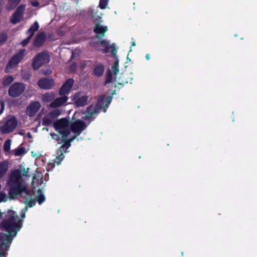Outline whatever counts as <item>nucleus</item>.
<instances>
[{"instance_id":"60","label":"nucleus","mask_w":257,"mask_h":257,"mask_svg":"<svg viewBox=\"0 0 257 257\" xmlns=\"http://www.w3.org/2000/svg\"><path fill=\"white\" fill-rule=\"evenodd\" d=\"M21 0H17V5L20 3Z\"/></svg>"},{"instance_id":"5","label":"nucleus","mask_w":257,"mask_h":257,"mask_svg":"<svg viewBox=\"0 0 257 257\" xmlns=\"http://www.w3.org/2000/svg\"><path fill=\"white\" fill-rule=\"evenodd\" d=\"M28 179H19L17 175V199H20L32 193L29 189V183L27 181Z\"/></svg>"},{"instance_id":"52","label":"nucleus","mask_w":257,"mask_h":257,"mask_svg":"<svg viewBox=\"0 0 257 257\" xmlns=\"http://www.w3.org/2000/svg\"><path fill=\"white\" fill-rule=\"evenodd\" d=\"M70 70L71 71H74L76 69V65H72L70 66Z\"/></svg>"},{"instance_id":"8","label":"nucleus","mask_w":257,"mask_h":257,"mask_svg":"<svg viewBox=\"0 0 257 257\" xmlns=\"http://www.w3.org/2000/svg\"><path fill=\"white\" fill-rule=\"evenodd\" d=\"M61 114L59 109H55L48 112L43 118L42 124L44 126H50L53 122L54 120L56 119Z\"/></svg>"},{"instance_id":"36","label":"nucleus","mask_w":257,"mask_h":257,"mask_svg":"<svg viewBox=\"0 0 257 257\" xmlns=\"http://www.w3.org/2000/svg\"><path fill=\"white\" fill-rule=\"evenodd\" d=\"M8 38L6 32L0 33V45H3L7 41Z\"/></svg>"},{"instance_id":"54","label":"nucleus","mask_w":257,"mask_h":257,"mask_svg":"<svg viewBox=\"0 0 257 257\" xmlns=\"http://www.w3.org/2000/svg\"><path fill=\"white\" fill-rule=\"evenodd\" d=\"M146 58L147 60H149L150 59V56L149 54H147L146 55Z\"/></svg>"},{"instance_id":"11","label":"nucleus","mask_w":257,"mask_h":257,"mask_svg":"<svg viewBox=\"0 0 257 257\" xmlns=\"http://www.w3.org/2000/svg\"><path fill=\"white\" fill-rule=\"evenodd\" d=\"M8 184L12 187L10 191V195L13 199H15L16 197V169L12 171Z\"/></svg>"},{"instance_id":"55","label":"nucleus","mask_w":257,"mask_h":257,"mask_svg":"<svg viewBox=\"0 0 257 257\" xmlns=\"http://www.w3.org/2000/svg\"><path fill=\"white\" fill-rule=\"evenodd\" d=\"M136 46V43H135V42H132V46H131V47H132V46ZM131 48H132V47H131ZM132 51V50H131V49H130V51Z\"/></svg>"},{"instance_id":"37","label":"nucleus","mask_w":257,"mask_h":257,"mask_svg":"<svg viewBox=\"0 0 257 257\" xmlns=\"http://www.w3.org/2000/svg\"><path fill=\"white\" fill-rule=\"evenodd\" d=\"M68 137H63L62 136L61 140L63 143V145L66 147L67 149H68L71 145V142H70L68 139Z\"/></svg>"},{"instance_id":"49","label":"nucleus","mask_w":257,"mask_h":257,"mask_svg":"<svg viewBox=\"0 0 257 257\" xmlns=\"http://www.w3.org/2000/svg\"><path fill=\"white\" fill-rule=\"evenodd\" d=\"M6 197V194L3 193H0V202H2L4 200Z\"/></svg>"},{"instance_id":"18","label":"nucleus","mask_w":257,"mask_h":257,"mask_svg":"<svg viewBox=\"0 0 257 257\" xmlns=\"http://www.w3.org/2000/svg\"><path fill=\"white\" fill-rule=\"evenodd\" d=\"M108 31L107 26L101 25L99 22L95 24L93 32L96 34V38L100 39L105 35V33Z\"/></svg>"},{"instance_id":"19","label":"nucleus","mask_w":257,"mask_h":257,"mask_svg":"<svg viewBox=\"0 0 257 257\" xmlns=\"http://www.w3.org/2000/svg\"><path fill=\"white\" fill-rule=\"evenodd\" d=\"M68 97L65 95H62L61 97H58L53 100L50 104V107L52 108H56L64 105L68 100Z\"/></svg>"},{"instance_id":"4","label":"nucleus","mask_w":257,"mask_h":257,"mask_svg":"<svg viewBox=\"0 0 257 257\" xmlns=\"http://www.w3.org/2000/svg\"><path fill=\"white\" fill-rule=\"evenodd\" d=\"M50 61V56L46 51H43L36 55L33 58L32 67L37 70L42 65L48 63Z\"/></svg>"},{"instance_id":"50","label":"nucleus","mask_w":257,"mask_h":257,"mask_svg":"<svg viewBox=\"0 0 257 257\" xmlns=\"http://www.w3.org/2000/svg\"><path fill=\"white\" fill-rule=\"evenodd\" d=\"M79 135H77V134H75V136H74L73 137L69 138V139H68V140L71 142V143L75 139V138L78 137Z\"/></svg>"},{"instance_id":"47","label":"nucleus","mask_w":257,"mask_h":257,"mask_svg":"<svg viewBox=\"0 0 257 257\" xmlns=\"http://www.w3.org/2000/svg\"><path fill=\"white\" fill-rule=\"evenodd\" d=\"M31 154H32V156L34 158H35L36 159L38 158L41 156V155L39 153H34V152L33 151L31 152Z\"/></svg>"},{"instance_id":"17","label":"nucleus","mask_w":257,"mask_h":257,"mask_svg":"<svg viewBox=\"0 0 257 257\" xmlns=\"http://www.w3.org/2000/svg\"><path fill=\"white\" fill-rule=\"evenodd\" d=\"M46 39V35L44 32H41L37 34L33 42V45L35 47L39 48L43 45Z\"/></svg>"},{"instance_id":"13","label":"nucleus","mask_w":257,"mask_h":257,"mask_svg":"<svg viewBox=\"0 0 257 257\" xmlns=\"http://www.w3.org/2000/svg\"><path fill=\"white\" fill-rule=\"evenodd\" d=\"M54 83V80L53 78L46 77L40 79L38 81L37 85L42 89L49 90L53 87Z\"/></svg>"},{"instance_id":"29","label":"nucleus","mask_w":257,"mask_h":257,"mask_svg":"<svg viewBox=\"0 0 257 257\" xmlns=\"http://www.w3.org/2000/svg\"><path fill=\"white\" fill-rule=\"evenodd\" d=\"M9 94L12 96L16 97V82H14L9 89Z\"/></svg>"},{"instance_id":"46","label":"nucleus","mask_w":257,"mask_h":257,"mask_svg":"<svg viewBox=\"0 0 257 257\" xmlns=\"http://www.w3.org/2000/svg\"><path fill=\"white\" fill-rule=\"evenodd\" d=\"M5 109V103L4 101L0 102V115L3 112Z\"/></svg>"},{"instance_id":"35","label":"nucleus","mask_w":257,"mask_h":257,"mask_svg":"<svg viewBox=\"0 0 257 257\" xmlns=\"http://www.w3.org/2000/svg\"><path fill=\"white\" fill-rule=\"evenodd\" d=\"M14 78L12 76H9L3 81V85L4 87L8 86L13 81Z\"/></svg>"},{"instance_id":"56","label":"nucleus","mask_w":257,"mask_h":257,"mask_svg":"<svg viewBox=\"0 0 257 257\" xmlns=\"http://www.w3.org/2000/svg\"><path fill=\"white\" fill-rule=\"evenodd\" d=\"M17 8H19L20 9V13H21V11L22 10V9L23 8V7H22V6H20L19 7H18Z\"/></svg>"},{"instance_id":"42","label":"nucleus","mask_w":257,"mask_h":257,"mask_svg":"<svg viewBox=\"0 0 257 257\" xmlns=\"http://www.w3.org/2000/svg\"><path fill=\"white\" fill-rule=\"evenodd\" d=\"M112 96L109 95L107 96L105 99L106 101V104L105 106L106 107H107L109 104L110 103L111 100H112Z\"/></svg>"},{"instance_id":"30","label":"nucleus","mask_w":257,"mask_h":257,"mask_svg":"<svg viewBox=\"0 0 257 257\" xmlns=\"http://www.w3.org/2000/svg\"><path fill=\"white\" fill-rule=\"evenodd\" d=\"M25 90V86L23 83L17 82V97L21 95Z\"/></svg>"},{"instance_id":"59","label":"nucleus","mask_w":257,"mask_h":257,"mask_svg":"<svg viewBox=\"0 0 257 257\" xmlns=\"http://www.w3.org/2000/svg\"><path fill=\"white\" fill-rule=\"evenodd\" d=\"M3 213L2 212H0V218L2 217Z\"/></svg>"},{"instance_id":"1","label":"nucleus","mask_w":257,"mask_h":257,"mask_svg":"<svg viewBox=\"0 0 257 257\" xmlns=\"http://www.w3.org/2000/svg\"><path fill=\"white\" fill-rule=\"evenodd\" d=\"M0 226L7 233H0V256L5 257V251L9 247L14 237L16 235V219L13 215L4 219Z\"/></svg>"},{"instance_id":"16","label":"nucleus","mask_w":257,"mask_h":257,"mask_svg":"<svg viewBox=\"0 0 257 257\" xmlns=\"http://www.w3.org/2000/svg\"><path fill=\"white\" fill-rule=\"evenodd\" d=\"M29 168H26L23 164L19 165L17 166V171H18L19 179H29L31 175L29 174Z\"/></svg>"},{"instance_id":"12","label":"nucleus","mask_w":257,"mask_h":257,"mask_svg":"<svg viewBox=\"0 0 257 257\" xmlns=\"http://www.w3.org/2000/svg\"><path fill=\"white\" fill-rule=\"evenodd\" d=\"M80 92L75 93L73 99L75 105L78 107L86 105L88 100V96L87 95L80 96Z\"/></svg>"},{"instance_id":"51","label":"nucleus","mask_w":257,"mask_h":257,"mask_svg":"<svg viewBox=\"0 0 257 257\" xmlns=\"http://www.w3.org/2000/svg\"><path fill=\"white\" fill-rule=\"evenodd\" d=\"M4 4V0H0V14L2 12V6Z\"/></svg>"},{"instance_id":"26","label":"nucleus","mask_w":257,"mask_h":257,"mask_svg":"<svg viewBox=\"0 0 257 257\" xmlns=\"http://www.w3.org/2000/svg\"><path fill=\"white\" fill-rule=\"evenodd\" d=\"M129 74L127 73H122L120 75V79L121 82L120 84H126V83H132V78L128 77Z\"/></svg>"},{"instance_id":"48","label":"nucleus","mask_w":257,"mask_h":257,"mask_svg":"<svg viewBox=\"0 0 257 257\" xmlns=\"http://www.w3.org/2000/svg\"><path fill=\"white\" fill-rule=\"evenodd\" d=\"M40 3L38 1H34L31 2V5L34 7H37L39 6Z\"/></svg>"},{"instance_id":"33","label":"nucleus","mask_w":257,"mask_h":257,"mask_svg":"<svg viewBox=\"0 0 257 257\" xmlns=\"http://www.w3.org/2000/svg\"><path fill=\"white\" fill-rule=\"evenodd\" d=\"M112 82V76L111 72L110 70H108L105 75V84H107Z\"/></svg>"},{"instance_id":"43","label":"nucleus","mask_w":257,"mask_h":257,"mask_svg":"<svg viewBox=\"0 0 257 257\" xmlns=\"http://www.w3.org/2000/svg\"><path fill=\"white\" fill-rule=\"evenodd\" d=\"M11 22L13 24H16V11H15L12 17Z\"/></svg>"},{"instance_id":"40","label":"nucleus","mask_w":257,"mask_h":257,"mask_svg":"<svg viewBox=\"0 0 257 257\" xmlns=\"http://www.w3.org/2000/svg\"><path fill=\"white\" fill-rule=\"evenodd\" d=\"M24 219H22L21 217V218L18 217L17 215V232L21 229L22 227V221Z\"/></svg>"},{"instance_id":"9","label":"nucleus","mask_w":257,"mask_h":257,"mask_svg":"<svg viewBox=\"0 0 257 257\" xmlns=\"http://www.w3.org/2000/svg\"><path fill=\"white\" fill-rule=\"evenodd\" d=\"M28 196H25L22 198L24 199V202L26 204V206L23 208L20 213V216L22 219H24L26 216V213L28 210V207H33L36 203L37 202L35 198L33 199V194H31L28 195Z\"/></svg>"},{"instance_id":"21","label":"nucleus","mask_w":257,"mask_h":257,"mask_svg":"<svg viewBox=\"0 0 257 257\" xmlns=\"http://www.w3.org/2000/svg\"><path fill=\"white\" fill-rule=\"evenodd\" d=\"M104 70V65L102 63H99L94 66L92 74L95 76L99 77L103 75Z\"/></svg>"},{"instance_id":"27","label":"nucleus","mask_w":257,"mask_h":257,"mask_svg":"<svg viewBox=\"0 0 257 257\" xmlns=\"http://www.w3.org/2000/svg\"><path fill=\"white\" fill-rule=\"evenodd\" d=\"M54 94L53 93H46L42 95V100L44 102L47 103L54 100Z\"/></svg>"},{"instance_id":"39","label":"nucleus","mask_w":257,"mask_h":257,"mask_svg":"<svg viewBox=\"0 0 257 257\" xmlns=\"http://www.w3.org/2000/svg\"><path fill=\"white\" fill-rule=\"evenodd\" d=\"M109 0H100L99 4V7L101 9H104L106 8Z\"/></svg>"},{"instance_id":"41","label":"nucleus","mask_w":257,"mask_h":257,"mask_svg":"<svg viewBox=\"0 0 257 257\" xmlns=\"http://www.w3.org/2000/svg\"><path fill=\"white\" fill-rule=\"evenodd\" d=\"M31 39V38L28 36L27 38L25 39L21 42V45L23 46H26L29 43Z\"/></svg>"},{"instance_id":"14","label":"nucleus","mask_w":257,"mask_h":257,"mask_svg":"<svg viewBox=\"0 0 257 257\" xmlns=\"http://www.w3.org/2000/svg\"><path fill=\"white\" fill-rule=\"evenodd\" d=\"M41 107V104L39 101L32 102L26 108V113L29 116H34Z\"/></svg>"},{"instance_id":"7","label":"nucleus","mask_w":257,"mask_h":257,"mask_svg":"<svg viewBox=\"0 0 257 257\" xmlns=\"http://www.w3.org/2000/svg\"><path fill=\"white\" fill-rule=\"evenodd\" d=\"M0 124H2L0 126V132L2 134L12 133L16 127V117L14 116L4 122L0 121Z\"/></svg>"},{"instance_id":"32","label":"nucleus","mask_w":257,"mask_h":257,"mask_svg":"<svg viewBox=\"0 0 257 257\" xmlns=\"http://www.w3.org/2000/svg\"><path fill=\"white\" fill-rule=\"evenodd\" d=\"M27 151L26 149V148L24 146L23 144L20 145L17 148V156H22L25 154H26Z\"/></svg>"},{"instance_id":"24","label":"nucleus","mask_w":257,"mask_h":257,"mask_svg":"<svg viewBox=\"0 0 257 257\" xmlns=\"http://www.w3.org/2000/svg\"><path fill=\"white\" fill-rule=\"evenodd\" d=\"M37 196L35 198L39 204H42L46 200L45 197L41 189H38L37 191Z\"/></svg>"},{"instance_id":"44","label":"nucleus","mask_w":257,"mask_h":257,"mask_svg":"<svg viewBox=\"0 0 257 257\" xmlns=\"http://www.w3.org/2000/svg\"><path fill=\"white\" fill-rule=\"evenodd\" d=\"M50 135H51L52 138L53 140H55L56 141H59L60 140V138L59 135H58L57 134H55V133H51Z\"/></svg>"},{"instance_id":"15","label":"nucleus","mask_w":257,"mask_h":257,"mask_svg":"<svg viewBox=\"0 0 257 257\" xmlns=\"http://www.w3.org/2000/svg\"><path fill=\"white\" fill-rule=\"evenodd\" d=\"M74 84V80L72 78H69L62 85L59 90L60 95L68 94L70 92Z\"/></svg>"},{"instance_id":"31","label":"nucleus","mask_w":257,"mask_h":257,"mask_svg":"<svg viewBox=\"0 0 257 257\" xmlns=\"http://www.w3.org/2000/svg\"><path fill=\"white\" fill-rule=\"evenodd\" d=\"M26 52V50L23 49L17 52V65L23 60Z\"/></svg>"},{"instance_id":"20","label":"nucleus","mask_w":257,"mask_h":257,"mask_svg":"<svg viewBox=\"0 0 257 257\" xmlns=\"http://www.w3.org/2000/svg\"><path fill=\"white\" fill-rule=\"evenodd\" d=\"M67 149H68L62 144V145L57 150V157L55 159L54 161L57 163V164H60L61 162L63 160L65 157L64 153L67 152Z\"/></svg>"},{"instance_id":"58","label":"nucleus","mask_w":257,"mask_h":257,"mask_svg":"<svg viewBox=\"0 0 257 257\" xmlns=\"http://www.w3.org/2000/svg\"><path fill=\"white\" fill-rule=\"evenodd\" d=\"M42 183H43V178H41V182H40V183H39V184H40V185H41Z\"/></svg>"},{"instance_id":"45","label":"nucleus","mask_w":257,"mask_h":257,"mask_svg":"<svg viewBox=\"0 0 257 257\" xmlns=\"http://www.w3.org/2000/svg\"><path fill=\"white\" fill-rule=\"evenodd\" d=\"M22 18V15L20 13V9L17 8V23L21 21Z\"/></svg>"},{"instance_id":"53","label":"nucleus","mask_w":257,"mask_h":257,"mask_svg":"<svg viewBox=\"0 0 257 257\" xmlns=\"http://www.w3.org/2000/svg\"><path fill=\"white\" fill-rule=\"evenodd\" d=\"M51 73V71L50 72L49 71H48V72H44V70L43 71V74L46 75H49Z\"/></svg>"},{"instance_id":"2","label":"nucleus","mask_w":257,"mask_h":257,"mask_svg":"<svg viewBox=\"0 0 257 257\" xmlns=\"http://www.w3.org/2000/svg\"><path fill=\"white\" fill-rule=\"evenodd\" d=\"M53 126L63 137H68L70 134V122L66 118L58 119L54 122Z\"/></svg>"},{"instance_id":"57","label":"nucleus","mask_w":257,"mask_h":257,"mask_svg":"<svg viewBox=\"0 0 257 257\" xmlns=\"http://www.w3.org/2000/svg\"><path fill=\"white\" fill-rule=\"evenodd\" d=\"M13 153H14L15 155H16V149H14V150L13 151Z\"/></svg>"},{"instance_id":"3","label":"nucleus","mask_w":257,"mask_h":257,"mask_svg":"<svg viewBox=\"0 0 257 257\" xmlns=\"http://www.w3.org/2000/svg\"><path fill=\"white\" fill-rule=\"evenodd\" d=\"M105 105H104V96H100L98 99L96 105L94 106L92 105L88 106L86 110V115L83 116V118L85 120L90 119L92 116L95 114H97L102 108H103V111L105 112Z\"/></svg>"},{"instance_id":"38","label":"nucleus","mask_w":257,"mask_h":257,"mask_svg":"<svg viewBox=\"0 0 257 257\" xmlns=\"http://www.w3.org/2000/svg\"><path fill=\"white\" fill-rule=\"evenodd\" d=\"M11 140H7L4 145V150L7 152H9L11 148Z\"/></svg>"},{"instance_id":"23","label":"nucleus","mask_w":257,"mask_h":257,"mask_svg":"<svg viewBox=\"0 0 257 257\" xmlns=\"http://www.w3.org/2000/svg\"><path fill=\"white\" fill-rule=\"evenodd\" d=\"M16 66V54H14L12 59L8 62L6 66L5 71L8 73L10 72V69L14 68Z\"/></svg>"},{"instance_id":"34","label":"nucleus","mask_w":257,"mask_h":257,"mask_svg":"<svg viewBox=\"0 0 257 257\" xmlns=\"http://www.w3.org/2000/svg\"><path fill=\"white\" fill-rule=\"evenodd\" d=\"M8 4L7 6V9L10 11L16 8V0H8Z\"/></svg>"},{"instance_id":"25","label":"nucleus","mask_w":257,"mask_h":257,"mask_svg":"<svg viewBox=\"0 0 257 257\" xmlns=\"http://www.w3.org/2000/svg\"><path fill=\"white\" fill-rule=\"evenodd\" d=\"M9 168L8 163L5 161L0 164V178H2Z\"/></svg>"},{"instance_id":"6","label":"nucleus","mask_w":257,"mask_h":257,"mask_svg":"<svg viewBox=\"0 0 257 257\" xmlns=\"http://www.w3.org/2000/svg\"><path fill=\"white\" fill-rule=\"evenodd\" d=\"M100 44L104 49H101V51L103 53H107L109 52V49L110 48L112 49L111 54L113 56H116L117 49L116 46L114 43L112 44L111 45H109V42L106 40H102L99 42H94L91 43V46L96 49V47L98 44Z\"/></svg>"},{"instance_id":"22","label":"nucleus","mask_w":257,"mask_h":257,"mask_svg":"<svg viewBox=\"0 0 257 257\" xmlns=\"http://www.w3.org/2000/svg\"><path fill=\"white\" fill-rule=\"evenodd\" d=\"M39 28V25L38 22L36 21L30 28L27 31L26 34L30 38H32L35 34V33L38 30Z\"/></svg>"},{"instance_id":"10","label":"nucleus","mask_w":257,"mask_h":257,"mask_svg":"<svg viewBox=\"0 0 257 257\" xmlns=\"http://www.w3.org/2000/svg\"><path fill=\"white\" fill-rule=\"evenodd\" d=\"M85 123L81 120H77L70 124V132L74 134L80 135L81 132L86 128Z\"/></svg>"},{"instance_id":"28","label":"nucleus","mask_w":257,"mask_h":257,"mask_svg":"<svg viewBox=\"0 0 257 257\" xmlns=\"http://www.w3.org/2000/svg\"><path fill=\"white\" fill-rule=\"evenodd\" d=\"M111 69L115 75H116L119 72L118 59L116 57H115V60L114 64L111 67Z\"/></svg>"}]
</instances>
